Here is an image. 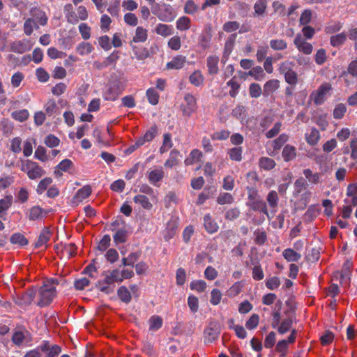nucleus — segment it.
Instances as JSON below:
<instances>
[{"mask_svg":"<svg viewBox=\"0 0 357 357\" xmlns=\"http://www.w3.org/2000/svg\"><path fill=\"white\" fill-rule=\"evenodd\" d=\"M45 174V171L37 163L35 167L28 172V176L31 179H35L41 177Z\"/></svg>","mask_w":357,"mask_h":357,"instance_id":"obj_54","label":"nucleus"},{"mask_svg":"<svg viewBox=\"0 0 357 357\" xmlns=\"http://www.w3.org/2000/svg\"><path fill=\"white\" fill-rule=\"evenodd\" d=\"M350 275H351V270H350V264L349 261L345 262L343 264V266L340 273L341 278V283L345 282L349 284L350 283Z\"/></svg>","mask_w":357,"mask_h":357,"instance_id":"obj_25","label":"nucleus"},{"mask_svg":"<svg viewBox=\"0 0 357 357\" xmlns=\"http://www.w3.org/2000/svg\"><path fill=\"white\" fill-rule=\"evenodd\" d=\"M200 158L201 152L198 149H195L190 153L189 157L185 160V164L186 165H192L195 162L199 161Z\"/></svg>","mask_w":357,"mask_h":357,"instance_id":"obj_47","label":"nucleus"},{"mask_svg":"<svg viewBox=\"0 0 357 357\" xmlns=\"http://www.w3.org/2000/svg\"><path fill=\"white\" fill-rule=\"evenodd\" d=\"M185 62V57L178 56L173 59V60L167 64V68L169 69H181L183 68Z\"/></svg>","mask_w":357,"mask_h":357,"instance_id":"obj_29","label":"nucleus"},{"mask_svg":"<svg viewBox=\"0 0 357 357\" xmlns=\"http://www.w3.org/2000/svg\"><path fill=\"white\" fill-rule=\"evenodd\" d=\"M36 295V288L31 287L28 289L26 292H24L20 300L21 305H29L32 301H33L35 296Z\"/></svg>","mask_w":357,"mask_h":357,"instance_id":"obj_13","label":"nucleus"},{"mask_svg":"<svg viewBox=\"0 0 357 357\" xmlns=\"http://www.w3.org/2000/svg\"><path fill=\"white\" fill-rule=\"evenodd\" d=\"M147 39V31L142 28V26H138L136 29L135 36L133 37L132 40L130 42V45L132 43H137V42H144Z\"/></svg>","mask_w":357,"mask_h":357,"instance_id":"obj_32","label":"nucleus"},{"mask_svg":"<svg viewBox=\"0 0 357 357\" xmlns=\"http://www.w3.org/2000/svg\"><path fill=\"white\" fill-rule=\"evenodd\" d=\"M150 330L157 331L162 327V319L159 316H152L149 319Z\"/></svg>","mask_w":357,"mask_h":357,"instance_id":"obj_51","label":"nucleus"},{"mask_svg":"<svg viewBox=\"0 0 357 357\" xmlns=\"http://www.w3.org/2000/svg\"><path fill=\"white\" fill-rule=\"evenodd\" d=\"M279 87L280 81L278 79H273L268 80L264 85V95L268 96L277 91Z\"/></svg>","mask_w":357,"mask_h":357,"instance_id":"obj_12","label":"nucleus"},{"mask_svg":"<svg viewBox=\"0 0 357 357\" xmlns=\"http://www.w3.org/2000/svg\"><path fill=\"white\" fill-rule=\"evenodd\" d=\"M146 96L148 98L149 102L153 105H155L158 102L159 94L158 92L153 88H150L146 91Z\"/></svg>","mask_w":357,"mask_h":357,"instance_id":"obj_50","label":"nucleus"},{"mask_svg":"<svg viewBox=\"0 0 357 357\" xmlns=\"http://www.w3.org/2000/svg\"><path fill=\"white\" fill-rule=\"evenodd\" d=\"M266 204L271 208V213L273 215L276 213L279 204V196L275 190H271L266 197Z\"/></svg>","mask_w":357,"mask_h":357,"instance_id":"obj_5","label":"nucleus"},{"mask_svg":"<svg viewBox=\"0 0 357 357\" xmlns=\"http://www.w3.org/2000/svg\"><path fill=\"white\" fill-rule=\"evenodd\" d=\"M132 50L135 53L136 58L139 60L145 59L149 56V51L146 48L139 47L137 46L133 45Z\"/></svg>","mask_w":357,"mask_h":357,"instance_id":"obj_40","label":"nucleus"},{"mask_svg":"<svg viewBox=\"0 0 357 357\" xmlns=\"http://www.w3.org/2000/svg\"><path fill=\"white\" fill-rule=\"evenodd\" d=\"M314 60L317 64L322 65L326 61V52L324 49L317 50L314 56Z\"/></svg>","mask_w":357,"mask_h":357,"instance_id":"obj_58","label":"nucleus"},{"mask_svg":"<svg viewBox=\"0 0 357 357\" xmlns=\"http://www.w3.org/2000/svg\"><path fill=\"white\" fill-rule=\"evenodd\" d=\"M332 89L329 83H324L319 88L311 93L310 98L316 105L323 104L326 99L327 93Z\"/></svg>","mask_w":357,"mask_h":357,"instance_id":"obj_3","label":"nucleus"},{"mask_svg":"<svg viewBox=\"0 0 357 357\" xmlns=\"http://www.w3.org/2000/svg\"><path fill=\"white\" fill-rule=\"evenodd\" d=\"M303 174L312 184H318L320 182V174L319 173H313L310 169H305Z\"/></svg>","mask_w":357,"mask_h":357,"instance_id":"obj_34","label":"nucleus"},{"mask_svg":"<svg viewBox=\"0 0 357 357\" xmlns=\"http://www.w3.org/2000/svg\"><path fill=\"white\" fill-rule=\"evenodd\" d=\"M236 37L237 33H234L230 34L227 38L224 47L223 59H225L227 60L229 58L231 53L232 52L235 46Z\"/></svg>","mask_w":357,"mask_h":357,"instance_id":"obj_7","label":"nucleus"},{"mask_svg":"<svg viewBox=\"0 0 357 357\" xmlns=\"http://www.w3.org/2000/svg\"><path fill=\"white\" fill-rule=\"evenodd\" d=\"M234 202L233 196L229 192L220 194L217 198V203L220 205L229 204Z\"/></svg>","mask_w":357,"mask_h":357,"instance_id":"obj_43","label":"nucleus"},{"mask_svg":"<svg viewBox=\"0 0 357 357\" xmlns=\"http://www.w3.org/2000/svg\"><path fill=\"white\" fill-rule=\"evenodd\" d=\"M91 192L92 190L90 185H84L77 190L73 197V199L78 202H82L84 199L88 197L91 194Z\"/></svg>","mask_w":357,"mask_h":357,"instance_id":"obj_19","label":"nucleus"},{"mask_svg":"<svg viewBox=\"0 0 357 357\" xmlns=\"http://www.w3.org/2000/svg\"><path fill=\"white\" fill-rule=\"evenodd\" d=\"M248 190V206L254 211H258L266 215L268 219L273 218L270 215L268 212L267 204L264 202L258 190L255 187H247Z\"/></svg>","mask_w":357,"mask_h":357,"instance_id":"obj_1","label":"nucleus"},{"mask_svg":"<svg viewBox=\"0 0 357 357\" xmlns=\"http://www.w3.org/2000/svg\"><path fill=\"white\" fill-rule=\"evenodd\" d=\"M60 140L58 137L54 135H49L45 137V144L50 148L56 147L59 146Z\"/></svg>","mask_w":357,"mask_h":357,"instance_id":"obj_59","label":"nucleus"},{"mask_svg":"<svg viewBox=\"0 0 357 357\" xmlns=\"http://www.w3.org/2000/svg\"><path fill=\"white\" fill-rule=\"evenodd\" d=\"M282 256L289 262H297L301 258V254L291 248L284 249L282 252Z\"/></svg>","mask_w":357,"mask_h":357,"instance_id":"obj_16","label":"nucleus"},{"mask_svg":"<svg viewBox=\"0 0 357 357\" xmlns=\"http://www.w3.org/2000/svg\"><path fill=\"white\" fill-rule=\"evenodd\" d=\"M117 296L119 299L125 303H128L131 301V294L125 286H121L119 288L117 291Z\"/></svg>","mask_w":357,"mask_h":357,"instance_id":"obj_31","label":"nucleus"},{"mask_svg":"<svg viewBox=\"0 0 357 357\" xmlns=\"http://www.w3.org/2000/svg\"><path fill=\"white\" fill-rule=\"evenodd\" d=\"M347 40V35L344 33H340L332 36L330 38L331 45L337 47L343 45Z\"/></svg>","mask_w":357,"mask_h":357,"instance_id":"obj_26","label":"nucleus"},{"mask_svg":"<svg viewBox=\"0 0 357 357\" xmlns=\"http://www.w3.org/2000/svg\"><path fill=\"white\" fill-rule=\"evenodd\" d=\"M209 183L202 191V201L213 197L217 192L216 183L213 178L209 181Z\"/></svg>","mask_w":357,"mask_h":357,"instance_id":"obj_11","label":"nucleus"},{"mask_svg":"<svg viewBox=\"0 0 357 357\" xmlns=\"http://www.w3.org/2000/svg\"><path fill=\"white\" fill-rule=\"evenodd\" d=\"M222 298V294L218 289H213L211 292L210 302L213 305H216L220 303Z\"/></svg>","mask_w":357,"mask_h":357,"instance_id":"obj_60","label":"nucleus"},{"mask_svg":"<svg viewBox=\"0 0 357 357\" xmlns=\"http://www.w3.org/2000/svg\"><path fill=\"white\" fill-rule=\"evenodd\" d=\"M93 47L89 43L82 42L77 47V51L80 55H85L90 54Z\"/></svg>","mask_w":357,"mask_h":357,"instance_id":"obj_44","label":"nucleus"},{"mask_svg":"<svg viewBox=\"0 0 357 357\" xmlns=\"http://www.w3.org/2000/svg\"><path fill=\"white\" fill-rule=\"evenodd\" d=\"M31 49L27 43L22 41H15L10 44V50L17 54H23Z\"/></svg>","mask_w":357,"mask_h":357,"instance_id":"obj_15","label":"nucleus"},{"mask_svg":"<svg viewBox=\"0 0 357 357\" xmlns=\"http://www.w3.org/2000/svg\"><path fill=\"white\" fill-rule=\"evenodd\" d=\"M347 112V107L343 103L337 104L333 109V115L335 119H341Z\"/></svg>","mask_w":357,"mask_h":357,"instance_id":"obj_38","label":"nucleus"},{"mask_svg":"<svg viewBox=\"0 0 357 357\" xmlns=\"http://www.w3.org/2000/svg\"><path fill=\"white\" fill-rule=\"evenodd\" d=\"M33 17L37 23H39L42 26L45 25L47 22V17L46 16V14L41 10H37L33 14Z\"/></svg>","mask_w":357,"mask_h":357,"instance_id":"obj_62","label":"nucleus"},{"mask_svg":"<svg viewBox=\"0 0 357 357\" xmlns=\"http://www.w3.org/2000/svg\"><path fill=\"white\" fill-rule=\"evenodd\" d=\"M40 299L37 305L43 307L49 305L56 296V287H47V285H43L39 289Z\"/></svg>","mask_w":357,"mask_h":357,"instance_id":"obj_2","label":"nucleus"},{"mask_svg":"<svg viewBox=\"0 0 357 357\" xmlns=\"http://www.w3.org/2000/svg\"><path fill=\"white\" fill-rule=\"evenodd\" d=\"M293 319L291 317H287L282 320L280 322L278 326L276 328L278 329V332L281 334H285L289 331L291 330L292 327Z\"/></svg>","mask_w":357,"mask_h":357,"instance_id":"obj_20","label":"nucleus"},{"mask_svg":"<svg viewBox=\"0 0 357 357\" xmlns=\"http://www.w3.org/2000/svg\"><path fill=\"white\" fill-rule=\"evenodd\" d=\"M47 213L48 211H44L39 206H34L29 211V219L31 220L41 219Z\"/></svg>","mask_w":357,"mask_h":357,"instance_id":"obj_14","label":"nucleus"},{"mask_svg":"<svg viewBox=\"0 0 357 357\" xmlns=\"http://www.w3.org/2000/svg\"><path fill=\"white\" fill-rule=\"evenodd\" d=\"M180 155V153L176 149H173L169 155V158L165 162V166L168 167H172L174 165H176L178 162V156Z\"/></svg>","mask_w":357,"mask_h":357,"instance_id":"obj_39","label":"nucleus"},{"mask_svg":"<svg viewBox=\"0 0 357 357\" xmlns=\"http://www.w3.org/2000/svg\"><path fill=\"white\" fill-rule=\"evenodd\" d=\"M270 47L275 51H282L287 47V43L282 39H272L270 40Z\"/></svg>","mask_w":357,"mask_h":357,"instance_id":"obj_35","label":"nucleus"},{"mask_svg":"<svg viewBox=\"0 0 357 357\" xmlns=\"http://www.w3.org/2000/svg\"><path fill=\"white\" fill-rule=\"evenodd\" d=\"M155 32L162 36H167L172 33L170 26L163 24H159L156 26Z\"/></svg>","mask_w":357,"mask_h":357,"instance_id":"obj_57","label":"nucleus"},{"mask_svg":"<svg viewBox=\"0 0 357 357\" xmlns=\"http://www.w3.org/2000/svg\"><path fill=\"white\" fill-rule=\"evenodd\" d=\"M185 102H186L187 107L183 109L185 114L190 115L194 110L195 106V98L191 94H187L185 96Z\"/></svg>","mask_w":357,"mask_h":357,"instance_id":"obj_30","label":"nucleus"},{"mask_svg":"<svg viewBox=\"0 0 357 357\" xmlns=\"http://www.w3.org/2000/svg\"><path fill=\"white\" fill-rule=\"evenodd\" d=\"M163 177L164 172L162 169L152 170L149 174V180L153 184L159 182Z\"/></svg>","mask_w":357,"mask_h":357,"instance_id":"obj_36","label":"nucleus"},{"mask_svg":"<svg viewBox=\"0 0 357 357\" xmlns=\"http://www.w3.org/2000/svg\"><path fill=\"white\" fill-rule=\"evenodd\" d=\"M259 323V317L257 314H253L245 322V327L248 330L256 328Z\"/></svg>","mask_w":357,"mask_h":357,"instance_id":"obj_48","label":"nucleus"},{"mask_svg":"<svg viewBox=\"0 0 357 357\" xmlns=\"http://www.w3.org/2000/svg\"><path fill=\"white\" fill-rule=\"evenodd\" d=\"M227 84L231 87V90L229 92V96L232 98L236 97L240 88L239 84L234 79V78H232L227 83Z\"/></svg>","mask_w":357,"mask_h":357,"instance_id":"obj_56","label":"nucleus"},{"mask_svg":"<svg viewBox=\"0 0 357 357\" xmlns=\"http://www.w3.org/2000/svg\"><path fill=\"white\" fill-rule=\"evenodd\" d=\"M113 239L116 245L126 242L128 239V231L125 229H118L113 236Z\"/></svg>","mask_w":357,"mask_h":357,"instance_id":"obj_27","label":"nucleus"},{"mask_svg":"<svg viewBox=\"0 0 357 357\" xmlns=\"http://www.w3.org/2000/svg\"><path fill=\"white\" fill-rule=\"evenodd\" d=\"M219 58L217 56H210L207 59V68L208 73L215 75L218 73Z\"/></svg>","mask_w":357,"mask_h":357,"instance_id":"obj_18","label":"nucleus"},{"mask_svg":"<svg viewBox=\"0 0 357 357\" xmlns=\"http://www.w3.org/2000/svg\"><path fill=\"white\" fill-rule=\"evenodd\" d=\"M157 15L159 19L164 22H171L175 17L173 9L169 5H164L160 8Z\"/></svg>","mask_w":357,"mask_h":357,"instance_id":"obj_6","label":"nucleus"},{"mask_svg":"<svg viewBox=\"0 0 357 357\" xmlns=\"http://www.w3.org/2000/svg\"><path fill=\"white\" fill-rule=\"evenodd\" d=\"M134 202L137 204H139L144 209L150 210L153 205L149 202V198L144 195H137L135 196L133 199Z\"/></svg>","mask_w":357,"mask_h":357,"instance_id":"obj_33","label":"nucleus"},{"mask_svg":"<svg viewBox=\"0 0 357 357\" xmlns=\"http://www.w3.org/2000/svg\"><path fill=\"white\" fill-rule=\"evenodd\" d=\"M296 148L291 145H286L282 151V155L284 161L292 160L296 157Z\"/></svg>","mask_w":357,"mask_h":357,"instance_id":"obj_23","label":"nucleus"},{"mask_svg":"<svg viewBox=\"0 0 357 357\" xmlns=\"http://www.w3.org/2000/svg\"><path fill=\"white\" fill-rule=\"evenodd\" d=\"M220 334V326L217 321H211L204 330L205 341L212 342Z\"/></svg>","mask_w":357,"mask_h":357,"instance_id":"obj_4","label":"nucleus"},{"mask_svg":"<svg viewBox=\"0 0 357 357\" xmlns=\"http://www.w3.org/2000/svg\"><path fill=\"white\" fill-rule=\"evenodd\" d=\"M51 234L52 232L48 227H43L38 236V241L34 244L35 248H39L46 244L50 239Z\"/></svg>","mask_w":357,"mask_h":357,"instance_id":"obj_10","label":"nucleus"},{"mask_svg":"<svg viewBox=\"0 0 357 357\" xmlns=\"http://www.w3.org/2000/svg\"><path fill=\"white\" fill-rule=\"evenodd\" d=\"M105 257L108 261L113 264L119 259V253L114 248H110L107 251Z\"/></svg>","mask_w":357,"mask_h":357,"instance_id":"obj_64","label":"nucleus"},{"mask_svg":"<svg viewBox=\"0 0 357 357\" xmlns=\"http://www.w3.org/2000/svg\"><path fill=\"white\" fill-rule=\"evenodd\" d=\"M240 213L241 212L238 208H232L226 212L225 218L228 220L233 221L239 217Z\"/></svg>","mask_w":357,"mask_h":357,"instance_id":"obj_63","label":"nucleus"},{"mask_svg":"<svg viewBox=\"0 0 357 357\" xmlns=\"http://www.w3.org/2000/svg\"><path fill=\"white\" fill-rule=\"evenodd\" d=\"M240 27V24L236 21H228L222 26V29L227 33H232L238 30Z\"/></svg>","mask_w":357,"mask_h":357,"instance_id":"obj_49","label":"nucleus"},{"mask_svg":"<svg viewBox=\"0 0 357 357\" xmlns=\"http://www.w3.org/2000/svg\"><path fill=\"white\" fill-rule=\"evenodd\" d=\"M275 341V333L274 331H271L264 340V347L267 349H271L274 346Z\"/></svg>","mask_w":357,"mask_h":357,"instance_id":"obj_61","label":"nucleus"},{"mask_svg":"<svg viewBox=\"0 0 357 357\" xmlns=\"http://www.w3.org/2000/svg\"><path fill=\"white\" fill-rule=\"evenodd\" d=\"M29 114L28 110L25 109L14 111L11 114L12 117L20 122H23L26 120L29 117Z\"/></svg>","mask_w":357,"mask_h":357,"instance_id":"obj_42","label":"nucleus"},{"mask_svg":"<svg viewBox=\"0 0 357 357\" xmlns=\"http://www.w3.org/2000/svg\"><path fill=\"white\" fill-rule=\"evenodd\" d=\"M229 322L231 325H229V328L233 329L235 331L236 336L240 339H245L247 336V332L242 326L234 325L233 319H231Z\"/></svg>","mask_w":357,"mask_h":357,"instance_id":"obj_37","label":"nucleus"},{"mask_svg":"<svg viewBox=\"0 0 357 357\" xmlns=\"http://www.w3.org/2000/svg\"><path fill=\"white\" fill-rule=\"evenodd\" d=\"M320 139V133L316 128H312L310 133H305V139L311 146L316 145Z\"/></svg>","mask_w":357,"mask_h":357,"instance_id":"obj_17","label":"nucleus"},{"mask_svg":"<svg viewBox=\"0 0 357 357\" xmlns=\"http://www.w3.org/2000/svg\"><path fill=\"white\" fill-rule=\"evenodd\" d=\"M262 93L261 86L257 83H252L249 86V94L254 98H259Z\"/></svg>","mask_w":357,"mask_h":357,"instance_id":"obj_46","label":"nucleus"},{"mask_svg":"<svg viewBox=\"0 0 357 357\" xmlns=\"http://www.w3.org/2000/svg\"><path fill=\"white\" fill-rule=\"evenodd\" d=\"M204 225L206 231L209 234L218 231L219 226L214 218L210 214H206L204 218Z\"/></svg>","mask_w":357,"mask_h":357,"instance_id":"obj_9","label":"nucleus"},{"mask_svg":"<svg viewBox=\"0 0 357 357\" xmlns=\"http://www.w3.org/2000/svg\"><path fill=\"white\" fill-rule=\"evenodd\" d=\"M280 285V280L278 277L273 276L266 279V286L268 289L274 290L278 289Z\"/></svg>","mask_w":357,"mask_h":357,"instance_id":"obj_52","label":"nucleus"},{"mask_svg":"<svg viewBox=\"0 0 357 357\" xmlns=\"http://www.w3.org/2000/svg\"><path fill=\"white\" fill-rule=\"evenodd\" d=\"M289 137L286 134H281L273 142V148L275 151L279 150L287 142Z\"/></svg>","mask_w":357,"mask_h":357,"instance_id":"obj_45","label":"nucleus"},{"mask_svg":"<svg viewBox=\"0 0 357 357\" xmlns=\"http://www.w3.org/2000/svg\"><path fill=\"white\" fill-rule=\"evenodd\" d=\"M111 238L108 234L103 236L102 239L100 241L97 249L101 252L105 251L110 246Z\"/></svg>","mask_w":357,"mask_h":357,"instance_id":"obj_53","label":"nucleus"},{"mask_svg":"<svg viewBox=\"0 0 357 357\" xmlns=\"http://www.w3.org/2000/svg\"><path fill=\"white\" fill-rule=\"evenodd\" d=\"M10 241L12 244H17L20 246H25L29 243L28 239L21 233L13 234L10 238Z\"/></svg>","mask_w":357,"mask_h":357,"instance_id":"obj_28","label":"nucleus"},{"mask_svg":"<svg viewBox=\"0 0 357 357\" xmlns=\"http://www.w3.org/2000/svg\"><path fill=\"white\" fill-rule=\"evenodd\" d=\"M267 0H256L254 4L255 16L262 15L267 8Z\"/></svg>","mask_w":357,"mask_h":357,"instance_id":"obj_24","label":"nucleus"},{"mask_svg":"<svg viewBox=\"0 0 357 357\" xmlns=\"http://www.w3.org/2000/svg\"><path fill=\"white\" fill-rule=\"evenodd\" d=\"M188 305L192 312H197L199 310V300L198 298L190 295L188 298Z\"/></svg>","mask_w":357,"mask_h":357,"instance_id":"obj_55","label":"nucleus"},{"mask_svg":"<svg viewBox=\"0 0 357 357\" xmlns=\"http://www.w3.org/2000/svg\"><path fill=\"white\" fill-rule=\"evenodd\" d=\"M242 152L241 147H234L228 151V154L231 160L239 162L242 160Z\"/></svg>","mask_w":357,"mask_h":357,"instance_id":"obj_41","label":"nucleus"},{"mask_svg":"<svg viewBox=\"0 0 357 357\" xmlns=\"http://www.w3.org/2000/svg\"><path fill=\"white\" fill-rule=\"evenodd\" d=\"M275 162L273 159L268 157H261L259 160V166L261 169L269 171L275 167Z\"/></svg>","mask_w":357,"mask_h":357,"instance_id":"obj_21","label":"nucleus"},{"mask_svg":"<svg viewBox=\"0 0 357 357\" xmlns=\"http://www.w3.org/2000/svg\"><path fill=\"white\" fill-rule=\"evenodd\" d=\"M123 90V88L119 82H113L108 89V93L106 95L105 99L115 100Z\"/></svg>","mask_w":357,"mask_h":357,"instance_id":"obj_8","label":"nucleus"},{"mask_svg":"<svg viewBox=\"0 0 357 357\" xmlns=\"http://www.w3.org/2000/svg\"><path fill=\"white\" fill-rule=\"evenodd\" d=\"M248 75L252 77L257 81H263L266 78V74L261 66L253 67Z\"/></svg>","mask_w":357,"mask_h":357,"instance_id":"obj_22","label":"nucleus"}]
</instances>
